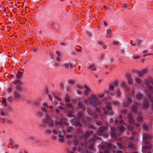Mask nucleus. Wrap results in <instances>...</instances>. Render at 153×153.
<instances>
[{"label": "nucleus", "instance_id": "nucleus-64", "mask_svg": "<svg viewBox=\"0 0 153 153\" xmlns=\"http://www.w3.org/2000/svg\"><path fill=\"white\" fill-rule=\"evenodd\" d=\"M64 67L65 68H69V65L68 63H65L64 65Z\"/></svg>", "mask_w": 153, "mask_h": 153}, {"label": "nucleus", "instance_id": "nucleus-6", "mask_svg": "<svg viewBox=\"0 0 153 153\" xmlns=\"http://www.w3.org/2000/svg\"><path fill=\"white\" fill-rule=\"evenodd\" d=\"M147 72V70L146 69H143L141 71L138 70H136L134 71V72L136 73L140 76H143L144 74L146 73Z\"/></svg>", "mask_w": 153, "mask_h": 153}, {"label": "nucleus", "instance_id": "nucleus-40", "mask_svg": "<svg viewBox=\"0 0 153 153\" xmlns=\"http://www.w3.org/2000/svg\"><path fill=\"white\" fill-rule=\"evenodd\" d=\"M6 99L4 98H2L1 102L4 104L5 105H7Z\"/></svg>", "mask_w": 153, "mask_h": 153}, {"label": "nucleus", "instance_id": "nucleus-3", "mask_svg": "<svg viewBox=\"0 0 153 153\" xmlns=\"http://www.w3.org/2000/svg\"><path fill=\"white\" fill-rule=\"evenodd\" d=\"M150 103L149 100L147 98H144L143 105L141 106V108L142 109H147L149 106Z\"/></svg>", "mask_w": 153, "mask_h": 153}, {"label": "nucleus", "instance_id": "nucleus-34", "mask_svg": "<svg viewBox=\"0 0 153 153\" xmlns=\"http://www.w3.org/2000/svg\"><path fill=\"white\" fill-rule=\"evenodd\" d=\"M111 137L113 138L117 137V136L115 132L114 131L111 132Z\"/></svg>", "mask_w": 153, "mask_h": 153}, {"label": "nucleus", "instance_id": "nucleus-25", "mask_svg": "<svg viewBox=\"0 0 153 153\" xmlns=\"http://www.w3.org/2000/svg\"><path fill=\"white\" fill-rule=\"evenodd\" d=\"M53 122V121L51 119V121L48 123V126L51 128H53L54 126Z\"/></svg>", "mask_w": 153, "mask_h": 153}, {"label": "nucleus", "instance_id": "nucleus-13", "mask_svg": "<svg viewBox=\"0 0 153 153\" xmlns=\"http://www.w3.org/2000/svg\"><path fill=\"white\" fill-rule=\"evenodd\" d=\"M14 98L16 100H18L20 97V95L16 91H15L14 92Z\"/></svg>", "mask_w": 153, "mask_h": 153}, {"label": "nucleus", "instance_id": "nucleus-29", "mask_svg": "<svg viewBox=\"0 0 153 153\" xmlns=\"http://www.w3.org/2000/svg\"><path fill=\"white\" fill-rule=\"evenodd\" d=\"M51 119L50 118L47 117L46 119H45L44 120V122L45 123H48L50 121H51Z\"/></svg>", "mask_w": 153, "mask_h": 153}, {"label": "nucleus", "instance_id": "nucleus-26", "mask_svg": "<svg viewBox=\"0 0 153 153\" xmlns=\"http://www.w3.org/2000/svg\"><path fill=\"white\" fill-rule=\"evenodd\" d=\"M143 130H147L149 128V127L148 126L146 123H144L143 125Z\"/></svg>", "mask_w": 153, "mask_h": 153}, {"label": "nucleus", "instance_id": "nucleus-10", "mask_svg": "<svg viewBox=\"0 0 153 153\" xmlns=\"http://www.w3.org/2000/svg\"><path fill=\"white\" fill-rule=\"evenodd\" d=\"M143 97V94L140 92H138L137 93L135 96V99L138 101L141 100Z\"/></svg>", "mask_w": 153, "mask_h": 153}, {"label": "nucleus", "instance_id": "nucleus-17", "mask_svg": "<svg viewBox=\"0 0 153 153\" xmlns=\"http://www.w3.org/2000/svg\"><path fill=\"white\" fill-rule=\"evenodd\" d=\"M35 142H33V143L36 145H40L41 144L42 142L40 140L38 139V138H37Z\"/></svg>", "mask_w": 153, "mask_h": 153}, {"label": "nucleus", "instance_id": "nucleus-2", "mask_svg": "<svg viewBox=\"0 0 153 153\" xmlns=\"http://www.w3.org/2000/svg\"><path fill=\"white\" fill-rule=\"evenodd\" d=\"M144 83L153 94V87L150 86L151 84L153 85V79L151 78L146 79L144 81Z\"/></svg>", "mask_w": 153, "mask_h": 153}, {"label": "nucleus", "instance_id": "nucleus-23", "mask_svg": "<svg viewBox=\"0 0 153 153\" xmlns=\"http://www.w3.org/2000/svg\"><path fill=\"white\" fill-rule=\"evenodd\" d=\"M120 130L121 132H123L126 130V128L125 127L122 126H120L119 127Z\"/></svg>", "mask_w": 153, "mask_h": 153}, {"label": "nucleus", "instance_id": "nucleus-49", "mask_svg": "<svg viewBox=\"0 0 153 153\" xmlns=\"http://www.w3.org/2000/svg\"><path fill=\"white\" fill-rule=\"evenodd\" d=\"M128 103L126 101L123 103V107H126L128 106Z\"/></svg>", "mask_w": 153, "mask_h": 153}, {"label": "nucleus", "instance_id": "nucleus-24", "mask_svg": "<svg viewBox=\"0 0 153 153\" xmlns=\"http://www.w3.org/2000/svg\"><path fill=\"white\" fill-rule=\"evenodd\" d=\"M135 80L136 83L138 84H140L141 83V80L139 78L135 77Z\"/></svg>", "mask_w": 153, "mask_h": 153}, {"label": "nucleus", "instance_id": "nucleus-59", "mask_svg": "<svg viewBox=\"0 0 153 153\" xmlns=\"http://www.w3.org/2000/svg\"><path fill=\"white\" fill-rule=\"evenodd\" d=\"M0 113L1 114V115L2 116H4L5 115V113L4 112V111H0Z\"/></svg>", "mask_w": 153, "mask_h": 153}, {"label": "nucleus", "instance_id": "nucleus-28", "mask_svg": "<svg viewBox=\"0 0 153 153\" xmlns=\"http://www.w3.org/2000/svg\"><path fill=\"white\" fill-rule=\"evenodd\" d=\"M16 89L18 91H22L23 90V88L20 85H17L16 86Z\"/></svg>", "mask_w": 153, "mask_h": 153}, {"label": "nucleus", "instance_id": "nucleus-55", "mask_svg": "<svg viewBox=\"0 0 153 153\" xmlns=\"http://www.w3.org/2000/svg\"><path fill=\"white\" fill-rule=\"evenodd\" d=\"M111 152V150L108 149H106L104 151V153H110Z\"/></svg>", "mask_w": 153, "mask_h": 153}, {"label": "nucleus", "instance_id": "nucleus-53", "mask_svg": "<svg viewBox=\"0 0 153 153\" xmlns=\"http://www.w3.org/2000/svg\"><path fill=\"white\" fill-rule=\"evenodd\" d=\"M6 117H5L4 118L2 119H1V121H2V123H5V121L6 120H7V119H6L5 118H6Z\"/></svg>", "mask_w": 153, "mask_h": 153}, {"label": "nucleus", "instance_id": "nucleus-5", "mask_svg": "<svg viewBox=\"0 0 153 153\" xmlns=\"http://www.w3.org/2000/svg\"><path fill=\"white\" fill-rule=\"evenodd\" d=\"M108 129V127L106 126H103L100 127L98 130V131L97 133L98 135H100L102 132L107 131Z\"/></svg>", "mask_w": 153, "mask_h": 153}, {"label": "nucleus", "instance_id": "nucleus-27", "mask_svg": "<svg viewBox=\"0 0 153 153\" xmlns=\"http://www.w3.org/2000/svg\"><path fill=\"white\" fill-rule=\"evenodd\" d=\"M77 116L81 118L83 117L84 115L82 112V111L79 112L77 114Z\"/></svg>", "mask_w": 153, "mask_h": 153}, {"label": "nucleus", "instance_id": "nucleus-38", "mask_svg": "<svg viewBox=\"0 0 153 153\" xmlns=\"http://www.w3.org/2000/svg\"><path fill=\"white\" fill-rule=\"evenodd\" d=\"M132 112H129L128 114V118H131L133 117V116H132Z\"/></svg>", "mask_w": 153, "mask_h": 153}, {"label": "nucleus", "instance_id": "nucleus-37", "mask_svg": "<svg viewBox=\"0 0 153 153\" xmlns=\"http://www.w3.org/2000/svg\"><path fill=\"white\" fill-rule=\"evenodd\" d=\"M143 117L142 116H139L138 117L137 119V121L141 122L143 121Z\"/></svg>", "mask_w": 153, "mask_h": 153}, {"label": "nucleus", "instance_id": "nucleus-52", "mask_svg": "<svg viewBox=\"0 0 153 153\" xmlns=\"http://www.w3.org/2000/svg\"><path fill=\"white\" fill-rule=\"evenodd\" d=\"M126 76L127 79L131 78V74L128 73L126 74Z\"/></svg>", "mask_w": 153, "mask_h": 153}, {"label": "nucleus", "instance_id": "nucleus-14", "mask_svg": "<svg viewBox=\"0 0 153 153\" xmlns=\"http://www.w3.org/2000/svg\"><path fill=\"white\" fill-rule=\"evenodd\" d=\"M141 42L140 39H137L135 42V45H136L137 46L140 47L141 46Z\"/></svg>", "mask_w": 153, "mask_h": 153}, {"label": "nucleus", "instance_id": "nucleus-35", "mask_svg": "<svg viewBox=\"0 0 153 153\" xmlns=\"http://www.w3.org/2000/svg\"><path fill=\"white\" fill-rule=\"evenodd\" d=\"M114 87L113 85L112 82L110 83L109 86V89L111 91H113L114 90Z\"/></svg>", "mask_w": 153, "mask_h": 153}, {"label": "nucleus", "instance_id": "nucleus-46", "mask_svg": "<svg viewBox=\"0 0 153 153\" xmlns=\"http://www.w3.org/2000/svg\"><path fill=\"white\" fill-rule=\"evenodd\" d=\"M81 120L82 122L84 123H86L87 122V121L85 119V118L84 116L81 118Z\"/></svg>", "mask_w": 153, "mask_h": 153}, {"label": "nucleus", "instance_id": "nucleus-50", "mask_svg": "<svg viewBox=\"0 0 153 153\" xmlns=\"http://www.w3.org/2000/svg\"><path fill=\"white\" fill-rule=\"evenodd\" d=\"M117 97H119L120 96V92L119 89H118L117 91Z\"/></svg>", "mask_w": 153, "mask_h": 153}, {"label": "nucleus", "instance_id": "nucleus-47", "mask_svg": "<svg viewBox=\"0 0 153 153\" xmlns=\"http://www.w3.org/2000/svg\"><path fill=\"white\" fill-rule=\"evenodd\" d=\"M113 83V85H114V86H116L118 85V82L116 80Z\"/></svg>", "mask_w": 153, "mask_h": 153}, {"label": "nucleus", "instance_id": "nucleus-11", "mask_svg": "<svg viewBox=\"0 0 153 153\" xmlns=\"http://www.w3.org/2000/svg\"><path fill=\"white\" fill-rule=\"evenodd\" d=\"M90 133L88 131H86L85 134H83L80 137L81 139H86L88 137L90 136Z\"/></svg>", "mask_w": 153, "mask_h": 153}, {"label": "nucleus", "instance_id": "nucleus-61", "mask_svg": "<svg viewBox=\"0 0 153 153\" xmlns=\"http://www.w3.org/2000/svg\"><path fill=\"white\" fill-rule=\"evenodd\" d=\"M89 127L93 129H95V127L93 125H90L89 126Z\"/></svg>", "mask_w": 153, "mask_h": 153}, {"label": "nucleus", "instance_id": "nucleus-51", "mask_svg": "<svg viewBox=\"0 0 153 153\" xmlns=\"http://www.w3.org/2000/svg\"><path fill=\"white\" fill-rule=\"evenodd\" d=\"M113 103L115 105H116L117 106H118L119 105V102L117 101H114L113 102Z\"/></svg>", "mask_w": 153, "mask_h": 153}, {"label": "nucleus", "instance_id": "nucleus-58", "mask_svg": "<svg viewBox=\"0 0 153 153\" xmlns=\"http://www.w3.org/2000/svg\"><path fill=\"white\" fill-rule=\"evenodd\" d=\"M34 104L36 106H39L40 105V104L38 102H34Z\"/></svg>", "mask_w": 153, "mask_h": 153}, {"label": "nucleus", "instance_id": "nucleus-44", "mask_svg": "<svg viewBox=\"0 0 153 153\" xmlns=\"http://www.w3.org/2000/svg\"><path fill=\"white\" fill-rule=\"evenodd\" d=\"M127 100L129 103H131L132 101V99L130 97V96H129L127 98Z\"/></svg>", "mask_w": 153, "mask_h": 153}, {"label": "nucleus", "instance_id": "nucleus-22", "mask_svg": "<svg viewBox=\"0 0 153 153\" xmlns=\"http://www.w3.org/2000/svg\"><path fill=\"white\" fill-rule=\"evenodd\" d=\"M149 137V134H145L143 137V140H147Z\"/></svg>", "mask_w": 153, "mask_h": 153}, {"label": "nucleus", "instance_id": "nucleus-33", "mask_svg": "<svg viewBox=\"0 0 153 153\" xmlns=\"http://www.w3.org/2000/svg\"><path fill=\"white\" fill-rule=\"evenodd\" d=\"M53 94L56 98H57V97L59 96L60 94V93L57 92L53 93Z\"/></svg>", "mask_w": 153, "mask_h": 153}, {"label": "nucleus", "instance_id": "nucleus-63", "mask_svg": "<svg viewBox=\"0 0 153 153\" xmlns=\"http://www.w3.org/2000/svg\"><path fill=\"white\" fill-rule=\"evenodd\" d=\"M76 87L79 88H83V87H82V85H79V84L77 85Z\"/></svg>", "mask_w": 153, "mask_h": 153}, {"label": "nucleus", "instance_id": "nucleus-15", "mask_svg": "<svg viewBox=\"0 0 153 153\" xmlns=\"http://www.w3.org/2000/svg\"><path fill=\"white\" fill-rule=\"evenodd\" d=\"M84 87L86 89V90L85 91V94L86 95H87L89 94V91H91V90L90 88L88 87L86 85H85Z\"/></svg>", "mask_w": 153, "mask_h": 153}, {"label": "nucleus", "instance_id": "nucleus-20", "mask_svg": "<svg viewBox=\"0 0 153 153\" xmlns=\"http://www.w3.org/2000/svg\"><path fill=\"white\" fill-rule=\"evenodd\" d=\"M22 73L20 71H18L17 74L16 75V78L17 79H19L22 76Z\"/></svg>", "mask_w": 153, "mask_h": 153}, {"label": "nucleus", "instance_id": "nucleus-60", "mask_svg": "<svg viewBox=\"0 0 153 153\" xmlns=\"http://www.w3.org/2000/svg\"><path fill=\"white\" fill-rule=\"evenodd\" d=\"M134 145L133 144H130L128 145V148H133L134 147Z\"/></svg>", "mask_w": 153, "mask_h": 153}, {"label": "nucleus", "instance_id": "nucleus-41", "mask_svg": "<svg viewBox=\"0 0 153 153\" xmlns=\"http://www.w3.org/2000/svg\"><path fill=\"white\" fill-rule=\"evenodd\" d=\"M72 130V128L71 127L66 130V132L68 133H70Z\"/></svg>", "mask_w": 153, "mask_h": 153}, {"label": "nucleus", "instance_id": "nucleus-32", "mask_svg": "<svg viewBox=\"0 0 153 153\" xmlns=\"http://www.w3.org/2000/svg\"><path fill=\"white\" fill-rule=\"evenodd\" d=\"M129 122L131 124H134L135 122V120L134 119L133 117L131 118H129Z\"/></svg>", "mask_w": 153, "mask_h": 153}, {"label": "nucleus", "instance_id": "nucleus-19", "mask_svg": "<svg viewBox=\"0 0 153 153\" xmlns=\"http://www.w3.org/2000/svg\"><path fill=\"white\" fill-rule=\"evenodd\" d=\"M67 115L70 117H74V115L73 114V112L71 111H68L67 112Z\"/></svg>", "mask_w": 153, "mask_h": 153}, {"label": "nucleus", "instance_id": "nucleus-9", "mask_svg": "<svg viewBox=\"0 0 153 153\" xmlns=\"http://www.w3.org/2000/svg\"><path fill=\"white\" fill-rule=\"evenodd\" d=\"M145 91L149 99L150 100L151 102H153V97L151 95L149 91L147 89H145Z\"/></svg>", "mask_w": 153, "mask_h": 153}, {"label": "nucleus", "instance_id": "nucleus-21", "mask_svg": "<svg viewBox=\"0 0 153 153\" xmlns=\"http://www.w3.org/2000/svg\"><path fill=\"white\" fill-rule=\"evenodd\" d=\"M89 69H91L92 71H96V68L94 65L91 64L90 65L89 67Z\"/></svg>", "mask_w": 153, "mask_h": 153}, {"label": "nucleus", "instance_id": "nucleus-45", "mask_svg": "<svg viewBox=\"0 0 153 153\" xmlns=\"http://www.w3.org/2000/svg\"><path fill=\"white\" fill-rule=\"evenodd\" d=\"M44 133L51 134V131L50 130L46 129Z\"/></svg>", "mask_w": 153, "mask_h": 153}, {"label": "nucleus", "instance_id": "nucleus-36", "mask_svg": "<svg viewBox=\"0 0 153 153\" xmlns=\"http://www.w3.org/2000/svg\"><path fill=\"white\" fill-rule=\"evenodd\" d=\"M128 80V83L129 84L131 85L133 83V79L131 78H129L127 79Z\"/></svg>", "mask_w": 153, "mask_h": 153}, {"label": "nucleus", "instance_id": "nucleus-18", "mask_svg": "<svg viewBox=\"0 0 153 153\" xmlns=\"http://www.w3.org/2000/svg\"><path fill=\"white\" fill-rule=\"evenodd\" d=\"M64 98L66 103H68L70 101V97L68 95L66 94L64 96Z\"/></svg>", "mask_w": 153, "mask_h": 153}, {"label": "nucleus", "instance_id": "nucleus-48", "mask_svg": "<svg viewBox=\"0 0 153 153\" xmlns=\"http://www.w3.org/2000/svg\"><path fill=\"white\" fill-rule=\"evenodd\" d=\"M66 106L68 108H72L73 107V105L71 103L67 104H66Z\"/></svg>", "mask_w": 153, "mask_h": 153}, {"label": "nucleus", "instance_id": "nucleus-57", "mask_svg": "<svg viewBox=\"0 0 153 153\" xmlns=\"http://www.w3.org/2000/svg\"><path fill=\"white\" fill-rule=\"evenodd\" d=\"M7 100L9 102H11L12 101V98L11 97H10L7 98Z\"/></svg>", "mask_w": 153, "mask_h": 153}, {"label": "nucleus", "instance_id": "nucleus-12", "mask_svg": "<svg viewBox=\"0 0 153 153\" xmlns=\"http://www.w3.org/2000/svg\"><path fill=\"white\" fill-rule=\"evenodd\" d=\"M122 87H124L125 91L127 92H128L130 91V88L129 86L126 85L125 83L123 82L122 83Z\"/></svg>", "mask_w": 153, "mask_h": 153}, {"label": "nucleus", "instance_id": "nucleus-42", "mask_svg": "<svg viewBox=\"0 0 153 153\" xmlns=\"http://www.w3.org/2000/svg\"><path fill=\"white\" fill-rule=\"evenodd\" d=\"M127 128L129 130H133L134 129V127L131 126L129 125L127 126Z\"/></svg>", "mask_w": 153, "mask_h": 153}, {"label": "nucleus", "instance_id": "nucleus-7", "mask_svg": "<svg viewBox=\"0 0 153 153\" xmlns=\"http://www.w3.org/2000/svg\"><path fill=\"white\" fill-rule=\"evenodd\" d=\"M74 125L77 126L78 127L82 128V125L80 123V119L79 118H77L76 119L75 122L73 123Z\"/></svg>", "mask_w": 153, "mask_h": 153}, {"label": "nucleus", "instance_id": "nucleus-4", "mask_svg": "<svg viewBox=\"0 0 153 153\" xmlns=\"http://www.w3.org/2000/svg\"><path fill=\"white\" fill-rule=\"evenodd\" d=\"M106 108L105 109L104 108H103L105 113L106 114H108L110 115H112L114 114V112L111 111V107L109 105H107L106 106Z\"/></svg>", "mask_w": 153, "mask_h": 153}, {"label": "nucleus", "instance_id": "nucleus-39", "mask_svg": "<svg viewBox=\"0 0 153 153\" xmlns=\"http://www.w3.org/2000/svg\"><path fill=\"white\" fill-rule=\"evenodd\" d=\"M75 83L74 81L72 80H70L68 82V84L69 85H71Z\"/></svg>", "mask_w": 153, "mask_h": 153}, {"label": "nucleus", "instance_id": "nucleus-31", "mask_svg": "<svg viewBox=\"0 0 153 153\" xmlns=\"http://www.w3.org/2000/svg\"><path fill=\"white\" fill-rule=\"evenodd\" d=\"M36 138H35L32 137H28V139L30 140L31 142H33L36 141Z\"/></svg>", "mask_w": 153, "mask_h": 153}, {"label": "nucleus", "instance_id": "nucleus-43", "mask_svg": "<svg viewBox=\"0 0 153 153\" xmlns=\"http://www.w3.org/2000/svg\"><path fill=\"white\" fill-rule=\"evenodd\" d=\"M7 123H8L11 125H13V121L10 120H8L7 119Z\"/></svg>", "mask_w": 153, "mask_h": 153}, {"label": "nucleus", "instance_id": "nucleus-30", "mask_svg": "<svg viewBox=\"0 0 153 153\" xmlns=\"http://www.w3.org/2000/svg\"><path fill=\"white\" fill-rule=\"evenodd\" d=\"M96 124L98 126H101L104 125V123L102 121H97L96 122Z\"/></svg>", "mask_w": 153, "mask_h": 153}, {"label": "nucleus", "instance_id": "nucleus-56", "mask_svg": "<svg viewBox=\"0 0 153 153\" xmlns=\"http://www.w3.org/2000/svg\"><path fill=\"white\" fill-rule=\"evenodd\" d=\"M122 7H123V9H126L127 8L128 5L126 4H123L122 6Z\"/></svg>", "mask_w": 153, "mask_h": 153}, {"label": "nucleus", "instance_id": "nucleus-8", "mask_svg": "<svg viewBox=\"0 0 153 153\" xmlns=\"http://www.w3.org/2000/svg\"><path fill=\"white\" fill-rule=\"evenodd\" d=\"M140 105L139 103L136 102L135 103V105H133L132 107V111L137 114V107H140Z\"/></svg>", "mask_w": 153, "mask_h": 153}, {"label": "nucleus", "instance_id": "nucleus-54", "mask_svg": "<svg viewBox=\"0 0 153 153\" xmlns=\"http://www.w3.org/2000/svg\"><path fill=\"white\" fill-rule=\"evenodd\" d=\"M83 105H82V103L81 102H79L78 103V106L79 108H80L82 107Z\"/></svg>", "mask_w": 153, "mask_h": 153}, {"label": "nucleus", "instance_id": "nucleus-16", "mask_svg": "<svg viewBox=\"0 0 153 153\" xmlns=\"http://www.w3.org/2000/svg\"><path fill=\"white\" fill-rule=\"evenodd\" d=\"M56 124L62 127V126L65 124L66 123V122L64 121H63L62 120H61L59 122L56 121Z\"/></svg>", "mask_w": 153, "mask_h": 153}, {"label": "nucleus", "instance_id": "nucleus-62", "mask_svg": "<svg viewBox=\"0 0 153 153\" xmlns=\"http://www.w3.org/2000/svg\"><path fill=\"white\" fill-rule=\"evenodd\" d=\"M91 115L94 116V117H97V115L96 114L94 113L93 112L92 113Z\"/></svg>", "mask_w": 153, "mask_h": 153}, {"label": "nucleus", "instance_id": "nucleus-1", "mask_svg": "<svg viewBox=\"0 0 153 153\" xmlns=\"http://www.w3.org/2000/svg\"><path fill=\"white\" fill-rule=\"evenodd\" d=\"M90 100V101L89 103L90 105H91L95 106L100 103V102L99 101L97 97L94 95L92 96Z\"/></svg>", "mask_w": 153, "mask_h": 153}]
</instances>
